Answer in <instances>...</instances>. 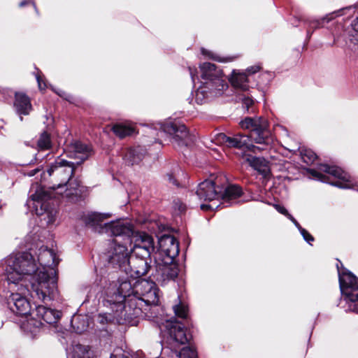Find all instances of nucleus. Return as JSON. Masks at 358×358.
I'll use <instances>...</instances> for the list:
<instances>
[{
    "label": "nucleus",
    "instance_id": "f257e3e1",
    "mask_svg": "<svg viewBox=\"0 0 358 358\" xmlns=\"http://www.w3.org/2000/svg\"><path fill=\"white\" fill-rule=\"evenodd\" d=\"M110 216V213L92 212L83 215L82 220L93 231L113 238V246L106 255L108 264L113 268L126 273L130 260L128 245L132 244L134 239L138 236V233L131 224L120 220L102 223L103 220Z\"/></svg>",
    "mask_w": 358,
    "mask_h": 358
},
{
    "label": "nucleus",
    "instance_id": "f03ea898",
    "mask_svg": "<svg viewBox=\"0 0 358 358\" xmlns=\"http://www.w3.org/2000/svg\"><path fill=\"white\" fill-rule=\"evenodd\" d=\"M240 126L243 129L250 131V135L238 133L226 134L220 133L217 135L219 143L230 148L240 150H247L255 152L265 148L253 145V143L264 145H268L271 141V134L268 124L262 117H246L240 122Z\"/></svg>",
    "mask_w": 358,
    "mask_h": 358
},
{
    "label": "nucleus",
    "instance_id": "7ed1b4c3",
    "mask_svg": "<svg viewBox=\"0 0 358 358\" xmlns=\"http://www.w3.org/2000/svg\"><path fill=\"white\" fill-rule=\"evenodd\" d=\"M189 75L192 83L197 79L200 86L195 92V102L198 104L205 103L211 99L220 96L228 88V83L222 70L216 64L203 62L199 64V73L196 68L189 66Z\"/></svg>",
    "mask_w": 358,
    "mask_h": 358
},
{
    "label": "nucleus",
    "instance_id": "20e7f679",
    "mask_svg": "<svg viewBox=\"0 0 358 358\" xmlns=\"http://www.w3.org/2000/svg\"><path fill=\"white\" fill-rule=\"evenodd\" d=\"M130 249V260L126 274L140 278L148 274L152 268L151 255L155 251L154 238L147 234L139 235Z\"/></svg>",
    "mask_w": 358,
    "mask_h": 358
},
{
    "label": "nucleus",
    "instance_id": "39448f33",
    "mask_svg": "<svg viewBox=\"0 0 358 358\" xmlns=\"http://www.w3.org/2000/svg\"><path fill=\"white\" fill-rule=\"evenodd\" d=\"M134 294V286L127 278H118L116 282H113L107 288L106 296L103 301V306L114 311L120 319L129 322L131 318H127L126 308L127 301Z\"/></svg>",
    "mask_w": 358,
    "mask_h": 358
},
{
    "label": "nucleus",
    "instance_id": "423d86ee",
    "mask_svg": "<svg viewBox=\"0 0 358 358\" xmlns=\"http://www.w3.org/2000/svg\"><path fill=\"white\" fill-rule=\"evenodd\" d=\"M134 294L127 301L126 315L131 321L142 315L141 308L146 303L159 301V289L153 280L152 274L149 280L143 279L136 282L134 285Z\"/></svg>",
    "mask_w": 358,
    "mask_h": 358
},
{
    "label": "nucleus",
    "instance_id": "0eeeda50",
    "mask_svg": "<svg viewBox=\"0 0 358 358\" xmlns=\"http://www.w3.org/2000/svg\"><path fill=\"white\" fill-rule=\"evenodd\" d=\"M134 294L127 301L126 315L131 321L142 315L141 308L146 303L159 301V289L153 280L152 274L149 280L143 279L136 282L134 285Z\"/></svg>",
    "mask_w": 358,
    "mask_h": 358
},
{
    "label": "nucleus",
    "instance_id": "6e6552de",
    "mask_svg": "<svg viewBox=\"0 0 358 358\" xmlns=\"http://www.w3.org/2000/svg\"><path fill=\"white\" fill-rule=\"evenodd\" d=\"M310 178L341 189H355V182L348 173L336 166L321 164L317 169H306Z\"/></svg>",
    "mask_w": 358,
    "mask_h": 358
},
{
    "label": "nucleus",
    "instance_id": "1a4fd4ad",
    "mask_svg": "<svg viewBox=\"0 0 358 358\" xmlns=\"http://www.w3.org/2000/svg\"><path fill=\"white\" fill-rule=\"evenodd\" d=\"M337 261L336 268L342 296L341 304L344 301L348 306L347 308L343 306L345 311H352L358 313V278L344 267L339 259H337Z\"/></svg>",
    "mask_w": 358,
    "mask_h": 358
},
{
    "label": "nucleus",
    "instance_id": "9d476101",
    "mask_svg": "<svg viewBox=\"0 0 358 358\" xmlns=\"http://www.w3.org/2000/svg\"><path fill=\"white\" fill-rule=\"evenodd\" d=\"M75 169V163L58 158L50 165L47 172L50 176L55 174L61 180L56 189L66 187V190L69 189H73L75 191L74 194H78V191L81 192V189H79L80 187V183L76 180L72 181Z\"/></svg>",
    "mask_w": 358,
    "mask_h": 358
},
{
    "label": "nucleus",
    "instance_id": "9b49d317",
    "mask_svg": "<svg viewBox=\"0 0 358 358\" xmlns=\"http://www.w3.org/2000/svg\"><path fill=\"white\" fill-rule=\"evenodd\" d=\"M160 134L168 136L170 141L179 148H185L192 142V136L186 125L176 118H169L158 124Z\"/></svg>",
    "mask_w": 358,
    "mask_h": 358
},
{
    "label": "nucleus",
    "instance_id": "f8f14e48",
    "mask_svg": "<svg viewBox=\"0 0 358 358\" xmlns=\"http://www.w3.org/2000/svg\"><path fill=\"white\" fill-rule=\"evenodd\" d=\"M50 192L43 189H38L31 196V201H27V205L32 204L33 210L37 215H43L44 220H47L48 224L54 222L57 214V210Z\"/></svg>",
    "mask_w": 358,
    "mask_h": 358
},
{
    "label": "nucleus",
    "instance_id": "ddd939ff",
    "mask_svg": "<svg viewBox=\"0 0 358 358\" xmlns=\"http://www.w3.org/2000/svg\"><path fill=\"white\" fill-rule=\"evenodd\" d=\"M155 271L152 273L153 280L161 285H165L171 280H175L179 273L178 265L176 260L169 263L166 259L158 258L155 259Z\"/></svg>",
    "mask_w": 358,
    "mask_h": 358
},
{
    "label": "nucleus",
    "instance_id": "4468645a",
    "mask_svg": "<svg viewBox=\"0 0 358 358\" xmlns=\"http://www.w3.org/2000/svg\"><path fill=\"white\" fill-rule=\"evenodd\" d=\"M220 191H219V200L221 201L219 204H201V209L203 210H208L209 209H217L220 204L224 206L231 205V201L239 198L243 191L240 186L236 185H229L224 186L220 185Z\"/></svg>",
    "mask_w": 358,
    "mask_h": 358
},
{
    "label": "nucleus",
    "instance_id": "2eb2a0df",
    "mask_svg": "<svg viewBox=\"0 0 358 358\" xmlns=\"http://www.w3.org/2000/svg\"><path fill=\"white\" fill-rule=\"evenodd\" d=\"M159 257L166 259L169 263L178 256L179 243L172 235L164 234L158 238Z\"/></svg>",
    "mask_w": 358,
    "mask_h": 358
},
{
    "label": "nucleus",
    "instance_id": "dca6fc26",
    "mask_svg": "<svg viewBox=\"0 0 358 358\" xmlns=\"http://www.w3.org/2000/svg\"><path fill=\"white\" fill-rule=\"evenodd\" d=\"M8 308L17 316L24 317L30 314L31 306L28 299L17 292H12L7 299Z\"/></svg>",
    "mask_w": 358,
    "mask_h": 358
},
{
    "label": "nucleus",
    "instance_id": "f3484780",
    "mask_svg": "<svg viewBox=\"0 0 358 358\" xmlns=\"http://www.w3.org/2000/svg\"><path fill=\"white\" fill-rule=\"evenodd\" d=\"M220 185L213 180H205L199 183L196 195L199 200L211 201L219 200Z\"/></svg>",
    "mask_w": 358,
    "mask_h": 358
},
{
    "label": "nucleus",
    "instance_id": "a211bd4d",
    "mask_svg": "<svg viewBox=\"0 0 358 358\" xmlns=\"http://www.w3.org/2000/svg\"><path fill=\"white\" fill-rule=\"evenodd\" d=\"M171 348L178 353L180 358H197L194 347L189 346L187 337H168Z\"/></svg>",
    "mask_w": 358,
    "mask_h": 358
},
{
    "label": "nucleus",
    "instance_id": "6ab92c4d",
    "mask_svg": "<svg viewBox=\"0 0 358 358\" xmlns=\"http://www.w3.org/2000/svg\"><path fill=\"white\" fill-rule=\"evenodd\" d=\"M160 336H192L196 331L185 329V324L176 319L166 320L159 325Z\"/></svg>",
    "mask_w": 358,
    "mask_h": 358
},
{
    "label": "nucleus",
    "instance_id": "aec40b11",
    "mask_svg": "<svg viewBox=\"0 0 358 358\" xmlns=\"http://www.w3.org/2000/svg\"><path fill=\"white\" fill-rule=\"evenodd\" d=\"M113 315L110 313H99L94 319V324L96 326V331H100L99 334L95 333L96 336H110L108 326L113 324L115 318L120 319L114 311Z\"/></svg>",
    "mask_w": 358,
    "mask_h": 358
},
{
    "label": "nucleus",
    "instance_id": "412c9836",
    "mask_svg": "<svg viewBox=\"0 0 358 358\" xmlns=\"http://www.w3.org/2000/svg\"><path fill=\"white\" fill-rule=\"evenodd\" d=\"M38 262L42 267L41 271L54 268L56 269L59 264V259L57 258L55 252L49 249L47 246H41L38 250Z\"/></svg>",
    "mask_w": 358,
    "mask_h": 358
},
{
    "label": "nucleus",
    "instance_id": "4be33fe9",
    "mask_svg": "<svg viewBox=\"0 0 358 358\" xmlns=\"http://www.w3.org/2000/svg\"><path fill=\"white\" fill-rule=\"evenodd\" d=\"M71 147L73 152L74 157L79 159V161L76 162L77 165H80L94 154V150L91 145L85 144L80 141H76L72 143Z\"/></svg>",
    "mask_w": 358,
    "mask_h": 358
},
{
    "label": "nucleus",
    "instance_id": "5701e85b",
    "mask_svg": "<svg viewBox=\"0 0 358 358\" xmlns=\"http://www.w3.org/2000/svg\"><path fill=\"white\" fill-rule=\"evenodd\" d=\"M34 313L38 319L50 324L56 323L61 315L60 312L43 305H36Z\"/></svg>",
    "mask_w": 358,
    "mask_h": 358
},
{
    "label": "nucleus",
    "instance_id": "b1692460",
    "mask_svg": "<svg viewBox=\"0 0 358 358\" xmlns=\"http://www.w3.org/2000/svg\"><path fill=\"white\" fill-rule=\"evenodd\" d=\"M14 107L16 113L20 116V120L22 121V115H27L32 109L29 98L24 93L15 92Z\"/></svg>",
    "mask_w": 358,
    "mask_h": 358
},
{
    "label": "nucleus",
    "instance_id": "393cba45",
    "mask_svg": "<svg viewBox=\"0 0 358 358\" xmlns=\"http://www.w3.org/2000/svg\"><path fill=\"white\" fill-rule=\"evenodd\" d=\"M145 154V149L141 146H138L129 149L125 152L123 159L126 165L133 166L139 164L143 160Z\"/></svg>",
    "mask_w": 358,
    "mask_h": 358
},
{
    "label": "nucleus",
    "instance_id": "a878e982",
    "mask_svg": "<svg viewBox=\"0 0 358 358\" xmlns=\"http://www.w3.org/2000/svg\"><path fill=\"white\" fill-rule=\"evenodd\" d=\"M142 315L138 318H148V320L157 319L162 315L164 311L159 304V301L146 303L142 306Z\"/></svg>",
    "mask_w": 358,
    "mask_h": 358
},
{
    "label": "nucleus",
    "instance_id": "bb28decb",
    "mask_svg": "<svg viewBox=\"0 0 358 358\" xmlns=\"http://www.w3.org/2000/svg\"><path fill=\"white\" fill-rule=\"evenodd\" d=\"M90 327V319L87 315H78L73 317L71 320V333L77 334H84Z\"/></svg>",
    "mask_w": 358,
    "mask_h": 358
},
{
    "label": "nucleus",
    "instance_id": "cd10ccee",
    "mask_svg": "<svg viewBox=\"0 0 358 358\" xmlns=\"http://www.w3.org/2000/svg\"><path fill=\"white\" fill-rule=\"evenodd\" d=\"M231 85L242 91H247L249 89V80L248 75L245 72H239L233 70L231 76L229 78Z\"/></svg>",
    "mask_w": 358,
    "mask_h": 358
},
{
    "label": "nucleus",
    "instance_id": "c85d7f7f",
    "mask_svg": "<svg viewBox=\"0 0 358 358\" xmlns=\"http://www.w3.org/2000/svg\"><path fill=\"white\" fill-rule=\"evenodd\" d=\"M244 159L249 165L262 175L266 176L268 171L267 161L264 157L251 155H244Z\"/></svg>",
    "mask_w": 358,
    "mask_h": 358
},
{
    "label": "nucleus",
    "instance_id": "c756f323",
    "mask_svg": "<svg viewBox=\"0 0 358 358\" xmlns=\"http://www.w3.org/2000/svg\"><path fill=\"white\" fill-rule=\"evenodd\" d=\"M67 350L73 353L74 358H93L94 352L88 345L81 344H73L67 348Z\"/></svg>",
    "mask_w": 358,
    "mask_h": 358
},
{
    "label": "nucleus",
    "instance_id": "7c9ffc66",
    "mask_svg": "<svg viewBox=\"0 0 358 358\" xmlns=\"http://www.w3.org/2000/svg\"><path fill=\"white\" fill-rule=\"evenodd\" d=\"M113 132L119 138H124L126 136H131L134 133V128L130 125L118 123L113 125Z\"/></svg>",
    "mask_w": 358,
    "mask_h": 358
},
{
    "label": "nucleus",
    "instance_id": "2f4dec72",
    "mask_svg": "<svg viewBox=\"0 0 358 358\" xmlns=\"http://www.w3.org/2000/svg\"><path fill=\"white\" fill-rule=\"evenodd\" d=\"M37 146L41 150H47L52 148L51 136L46 131L40 134L37 141Z\"/></svg>",
    "mask_w": 358,
    "mask_h": 358
},
{
    "label": "nucleus",
    "instance_id": "473e14b6",
    "mask_svg": "<svg viewBox=\"0 0 358 358\" xmlns=\"http://www.w3.org/2000/svg\"><path fill=\"white\" fill-rule=\"evenodd\" d=\"M330 19H329L328 15H326L321 19H313V18H307L303 20L304 23L310 29V30L315 31L317 29L322 27L324 22H329Z\"/></svg>",
    "mask_w": 358,
    "mask_h": 358
},
{
    "label": "nucleus",
    "instance_id": "72a5a7b5",
    "mask_svg": "<svg viewBox=\"0 0 358 358\" xmlns=\"http://www.w3.org/2000/svg\"><path fill=\"white\" fill-rule=\"evenodd\" d=\"M178 300L179 301L178 303L173 306L174 313L178 317L187 319L189 311L188 306L180 301L179 296Z\"/></svg>",
    "mask_w": 358,
    "mask_h": 358
},
{
    "label": "nucleus",
    "instance_id": "f704fd0d",
    "mask_svg": "<svg viewBox=\"0 0 358 358\" xmlns=\"http://www.w3.org/2000/svg\"><path fill=\"white\" fill-rule=\"evenodd\" d=\"M110 358H140L138 354H130L122 348H116L110 355Z\"/></svg>",
    "mask_w": 358,
    "mask_h": 358
},
{
    "label": "nucleus",
    "instance_id": "c9c22d12",
    "mask_svg": "<svg viewBox=\"0 0 358 358\" xmlns=\"http://www.w3.org/2000/svg\"><path fill=\"white\" fill-rule=\"evenodd\" d=\"M301 155L303 161L306 164L313 162L317 158V155L313 151L307 149L303 150L301 152Z\"/></svg>",
    "mask_w": 358,
    "mask_h": 358
},
{
    "label": "nucleus",
    "instance_id": "e433bc0d",
    "mask_svg": "<svg viewBox=\"0 0 358 358\" xmlns=\"http://www.w3.org/2000/svg\"><path fill=\"white\" fill-rule=\"evenodd\" d=\"M50 87L55 93H56L58 96L66 100L67 101L72 102L73 101L74 98L71 94L66 92L65 91L61 89L56 88L53 86H50Z\"/></svg>",
    "mask_w": 358,
    "mask_h": 358
},
{
    "label": "nucleus",
    "instance_id": "4c0bfd02",
    "mask_svg": "<svg viewBox=\"0 0 358 358\" xmlns=\"http://www.w3.org/2000/svg\"><path fill=\"white\" fill-rule=\"evenodd\" d=\"M299 233L302 236L303 240L310 245H312V243L314 242L315 238L314 237L305 229L301 227L299 230Z\"/></svg>",
    "mask_w": 358,
    "mask_h": 358
},
{
    "label": "nucleus",
    "instance_id": "58836bf2",
    "mask_svg": "<svg viewBox=\"0 0 358 358\" xmlns=\"http://www.w3.org/2000/svg\"><path fill=\"white\" fill-rule=\"evenodd\" d=\"M242 106L243 108L248 112H250V108H252L254 105V100L252 98L244 96L242 99Z\"/></svg>",
    "mask_w": 358,
    "mask_h": 358
},
{
    "label": "nucleus",
    "instance_id": "ea45409f",
    "mask_svg": "<svg viewBox=\"0 0 358 358\" xmlns=\"http://www.w3.org/2000/svg\"><path fill=\"white\" fill-rule=\"evenodd\" d=\"M274 208L279 213L285 215V217H287L288 215L290 214L285 207L280 204H275Z\"/></svg>",
    "mask_w": 358,
    "mask_h": 358
},
{
    "label": "nucleus",
    "instance_id": "a19ab883",
    "mask_svg": "<svg viewBox=\"0 0 358 358\" xmlns=\"http://www.w3.org/2000/svg\"><path fill=\"white\" fill-rule=\"evenodd\" d=\"M261 67L258 65L251 66L247 68L246 73L247 75H252L256 73L257 72L260 71Z\"/></svg>",
    "mask_w": 358,
    "mask_h": 358
},
{
    "label": "nucleus",
    "instance_id": "79ce46f5",
    "mask_svg": "<svg viewBox=\"0 0 358 358\" xmlns=\"http://www.w3.org/2000/svg\"><path fill=\"white\" fill-rule=\"evenodd\" d=\"M201 53L203 55H207V56L210 57V58H212L214 60H217V61H220V62H222V60L220 59L217 57L215 56L212 52H210V51L206 50L205 48H201Z\"/></svg>",
    "mask_w": 358,
    "mask_h": 358
},
{
    "label": "nucleus",
    "instance_id": "37998d69",
    "mask_svg": "<svg viewBox=\"0 0 358 358\" xmlns=\"http://www.w3.org/2000/svg\"><path fill=\"white\" fill-rule=\"evenodd\" d=\"M287 217L294 224L298 230L302 227L298 221L291 214L288 215Z\"/></svg>",
    "mask_w": 358,
    "mask_h": 358
},
{
    "label": "nucleus",
    "instance_id": "c03bdc74",
    "mask_svg": "<svg viewBox=\"0 0 358 358\" xmlns=\"http://www.w3.org/2000/svg\"><path fill=\"white\" fill-rule=\"evenodd\" d=\"M167 179L169 181L170 183L173 184V185L178 186L179 184L178 183L176 179L174 178L173 175L172 173H168L166 175Z\"/></svg>",
    "mask_w": 358,
    "mask_h": 358
},
{
    "label": "nucleus",
    "instance_id": "a18cd8bd",
    "mask_svg": "<svg viewBox=\"0 0 358 358\" xmlns=\"http://www.w3.org/2000/svg\"><path fill=\"white\" fill-rule=\"evenodd\" d=\"M167 179L169 181L170 183L173 184V185L178 186L179 184L178 183L176 179L174 178L173 175L172 173H168L166 175Z\"/></svg>",
    "mask_w": 358,
    "mask_h": 358
},
{
    "label": "nucleus",
    "instance_id": "49530a36",
    "mask_svg": "<svg viewBox=\"0 0 358 358\" xmlns=\"http://www.w3.org/2000/svg\"><path fill=\"white\" fill-rule=\"evenodd\" d=\"M351 26L352 29L358 34V15L352 21Z\"/></svg>",
    "mask_w": 358,
    "mask_h": 358
},
{
    "label": "nucleus",
    "instance_id": "de8ad7c7",
    "mask_svg": "<svg viewBox=\"0 0 358 358\" xmlns=\"http://www.w3.org/2000/svg\"><path fill=\"white\" fill-rule=\"evenodd\" d=\"M36 81H37V83L38 85V88L40 90H44L46 87V85H45V83H43V87L42 86V80H41V78L40 77V76L36 75Z\"/></svg>",
    "mask_w": 358,
    "mask_h": 358
},
{
    "label": "nucleus",
    "instance_id": "09e8293b",
    "mask_svg": "<svg viewBox=\"0 0 358 358\" xmlns=\"http://www.w3.org/2000/svg\"><path fill=\"white\" fill-rule=\"evenodd\" d=\"M261 76L262 77H266L268 82H270L273 78V73L272 72H265Z\"/></svg>",
    "mask_w": 358,
    "mask_h": 358
},
{
    "label": "nucleus",
    "instance_id": "8fccbe9b",
    "mask_svg": "<svg viewBox=\"0 0 358 358\" xmlns=\"http://www.w3.org/2000/svg\"><path fill=\"white\" fill-rule=\"evenodd\" d=\"M314 31L310 30L309 27H307V31H306V40L309 41L313 34Z\"/></svg>",
    "mask_w": 358,
    "mask_h": 358
},
{
    "label": "nucleus",
    "instance_id": "3c124183",
    "mask_svg": "<svg viewBox=\"0 0 358 358\" xmlns=\"http://www.w3.org/2000/svg\"><path fill=\"white\" fill-rule=\"evenodd\" d=\"M39 171V169H35L34 170H31L29 173L28 176L31 177L35 176L38 172Z\"/></svg>",
    "mask_w": 358,
    "mask_h": 358
},
{
    "label": "nucleus",
    "instance_id": "603ef678",
    "mask_svg": "<svg viewBox=\"0 0 358 358\" xmlns=\"http://www.w3.org/2000/svg\"><path fill=\"white\" fill-rule=\"evenodd\" d=\"M30 3V1L29 0H23L20 3H19V6L20 7H24L26 5H27L28 3Z\"/></svg>",
    "mask_w": 358,
    "mask_h": 358
},
{
    "label": "nucleus",
    "instance_id": "864d4df0",
    "mask_svg": "<svg viewBox=\"0 0 358 358\" xmlns=\"http://www.w3.org/2000/svg\"><path fill=\"white\" fill-rule=\"evenodd\" d=\"M294 21L292 22V24L294 26L297 27V26H298V24H297V23H298L299 21H301V19H299V18H298V17H294Z\"/></svg>",
    "mask_w": 358,
    "mask_h": 358
},
{
    "label": "nucleus",
    "instance_id": "5fc2aeb1",
    "mask_svg": "<svg viewBox=\"0 0 358 358\" xmlns=\"http://www.w3.org/2000/svg\"><path fill=\"white\" fill-rule=\"evenodd\" d=\"M36 161V155L34 158L29 162V164H34Z\"/></svg>",
    "mask_w": 358,
    "mask_h": 358
},
{
    "label": "nucleus",
    "instance_id": "6e6d98bb",
    "mask_svg": "<svg viewBox=\"0 0 358 358\" xmlns=\"http://www.w3.org/2000/svg\"><path fill=\"white\" fill-rule=\"evenodd\" d=\"M187 99L189 100V103H192V102L194 99V97H192V98L189 97Z\"/></svg>",
    "mask_w": 358,
    "mask_h": 358
},
{
    "label": "nucleus",
    "instance_id": "4d7b16f0",
    "mask_svg": "<svg viewBox=\"0 0 358 358\" xmlns=\"http://www.w3.org/2000/svg\"><path fill=\"white\" fill-rule=\"evenodd\" d=\"M328 15L329 19H330V20H331V17H329V15H331V13H329V15Z\"/></svg>",
    "mask_w": 358,
    "mask_h": 358
},
{
    "label": "nucleus",
    "instance_id": "13d9d810",
    "mask_svg": "<svg viewBox=\"0 0 358 358\" xmlns=\"http://www.w3.org/2000/svg\"><path fill=\"white\" fill-rule=\"evenodd\" d=\"M357 190H358V188H357Z\"/></svg>",
    "mask_w": 358,
    "mask_h": 358
}]
</instances>
